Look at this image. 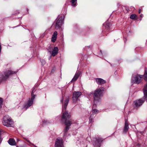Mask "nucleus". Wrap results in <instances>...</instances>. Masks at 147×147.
<instances>
[{
	"label": "nucleus",
	"mask_w": 147,
	"mask_h": 147,
	"mask_svg": "<svg viewBox=\"0 0 147 147\" xmlns=\"http://www.w3.org/2000/svg\"><path fill=\"white\" fill-rule=\"evenodd\" d=\"M98 111V110L96 109H93V113H96Z\"/></svg>",
	"instance_id": "obj_24"
},
{
	"label": "nucleus",
	"mask_w": 147,
	"mask_h": 147,
	"mask_svg": "<svg viewBox=\"0 0 147 147\" xmlns=\"http://www.w3.org/2000/svg\"><path fill=\"white\" fill-rule=\"evenodd\" d=\"M141 11V9H139L138 11V13H140Z\"/></svg>",
	"instance_id": "obj_28"
},
{
	"label": "nucleus",
	"mask_w": 147,
	"mask_h": 147,
	"mask_svg": "<svg viewBox=\"0 0 147 147\" xmlns=\"http://www.w3.org/2000/svg\"><path fill=\"white\" fill-rule=\"evenodd\" d=\"M51 57H50V58H49V59H51Z\"/></svg>",
	"instance_id": "obj_33"
},
{
	"label": "nucleus",
	"mask_w": 147,
	"mask_h": 147,
	"mask_svg": "<svg viewBox=\"0 0 147 147\" xmlns=\"http://www.w3.org/2000/svg\"><path fill=\"white\" fill-rule=\"evenodd\" d=\"M140 16L141 17H142V14Z\"/></svg>",
	"instance_id": "obj_31"
},
{
	"label": "nucleus",
	"mask_w": 147,
	"mask_h": 147,
	"mask_svg": "<svg viewBox=\"0 0 147 147\" xmlns=\"http://www.w3.org/2000/svg\"><path fill=\"white\" fill-rule=\"evenodd\" d=\"M2 123L4 126L7 127H12L13 124V120L8 115H6L3 117Z\"/></svg>",
	"instance_id": "obj_4"
},
{
	"label": "nucleus",
	"mask_w": 147,
	"mask_h": 147,
	"mask_svg": "<svg viewBox=\"0 0 147 147\" xmlns=\"http://www.w3.org/2000/svg\"><path fill=\"white\" fill-rule=\"evenodd\" d=\"M144 96L143 98L135 101L134 102L135 106L136 107H140L144 103L145 99L147 102V84L143 89Z\"/></svg>",
	"instance_id": "obj_2"
},
{
	"label": "nucleus",
	"mask_w": 147,
	"mask_h": 147,
	"mask_svg": "<svg viewBox=\"0 0 147 147\" xmlns=\"http://www.w3.org/2000/svg\"><path fill=\"white\" fill-rule=\"evenodd\" d=\"M61 102L63 103V100H61Z\"/></svg>",
	"instance_id": "obj_30"
},
{
	"label": "nucleus",
	"mask_w": 147,
	"mask_h": 147,
	"mask_svg": "<svg viewBox=\"0 0 147 147\" xmlns=\"http://www.w3.org/2000/svg\"><path fill=\"white\" fill-rule=\"evenodd\" d=\"M28 142L29 143H30V142L29 141H28Z\"/></svg>",
	"instance_id": "obj_32"
},
{
	"label": "nucleus",
	"mask_w": 147,
	"mask_h": 147,
	"mask_svg": "<svg viewBox=\"0 0 147 147\" xmlns=\"http://www.w3.org/2000/svg\"><path fill=\"white\" fill-rule=\"evenodd\" d=\"M64 18V16L63 15L61 16V18H59L58 19H56L57 22L56 23L55 28L56 30L59 29L61 27Z\"/></svg>",
	"instance_id": "obj_8"
},
{
	"label": "nucleus",
	"mask_w": 147,
	"mask_h": 147,
	"mask_svg": "<svg viewBox=\"0 0 147 147\" xmlns=\"http://www.w3.org/2000/svg\"><path fill=\"white\" fill-rule=\"evenodd\" d=\"M80 71H78L76 73L74 77L72 79L71 82L74 81H76L79 77L80 75Z\"/></svg>",
	"instance_id": "obj_17"
},
{
	"label": "nucleus",
	"mask_w": 147,
	"mask_h": 147,
	"mask_svg": "<svg viewBox=\"0 0 147 147\" xmlns=\"http://www.w3.org/2000/svg\"><path fill=\"white\" fill-rule=\"evenodd\" d=\"M107 29H108L109 28V26L107 25Z\"/></svg>",
	"instance_id": "obj_29"
},
{
	"label": "nucleus",
	"mask_w": 147,
	"mask_h": 147,
	"mask_svg": "<svg viewBox=\"0 0 147 147\" xmlns=\"http://www.w3.org/2000/svg\"><path fill=\"white\" fill-rule=\"evenodd\" d=\"M57 31H55L53 33L51 38V41L53 42H55L56 41L57 39Z\"/></svg>",
	"instance_id": "obj_15"
},
{
	"label": "nucleus",
	"mask_w": 147,
	"mask_h": 147,
	"mask_svg": "<svg viewBox=\"0 0 147 147\" xmlns=\"http://www.w3.org/2000/svg\"><path fill=\"white\" fill-rule=\"evenodd\" d=\"M96 81L98 85H102L104 84L106 82V81L100 78H95Z\"/></svg>",
	"instance_id": "obj_12"
},
{
	"label": "nucleus",
	"mask_w": 147,
	"mask_h": 147,
	"mask_svg": "<svg viewBox=\"0 0 147 147\" xmlns=\"http://www.w3.org/2000/svg\"><path fill=\"white\" fill-rule=\"evenodd\" d=\"M136 15L135 14H132L130 16V18L132 19H135L136 17Z\"/></svg>",
	"instance_id": "obj_19"
},
{
	"label": "nucleus",
	"mask_w": 147,
	"mask_h": 147,
	"mask_svg": "<svg viewBox=\"0 0 147 147\" xmlns=\"http://www.w3.org/2000/svg\"><path fill=\"white\" fill-rule=\"evenodd\" d=\"M92 119L90 118L89 119L90 123H91L92 122Z\"/></svg>",
	"instance_id": "obj_27"
},
{
	"label": "nucleus",
	"mask_w": 147,
	"mask_h": 147,
	"mask_svg": "<svg viewBox=\"0 0 147 147\" xmlns=\"http://www.w3.org/2000/svg\"><path fill=\"white\" fill-rule=\"evenodd\" d=\"M102 140H103L101 138H96L95 144H93L94 146L95 147H96L97 146L98 147H100V144Z\"/></svg>",
	"instance_id": "obj_11"
},
{
	"label": "nucleus",
	"mask_w": 147,
	"mask_h": 147,
	"mask_svg": "<svg viewBox=\"0 0 147 147\" xmlns=\"http://www.w3.org/2000/svg\"><path fill=\"white\" fill-rule=\"evenodd\" d=\"M69 98L68 97H67L65 99L64 102V105L63 106V108H62V111H63L64 110H65L66 108L67 107V105L68 104L69 101Z\"/></svg>",
	"instance_id": "obj_13"
},
{
	"label": "nucleus",
	"mask_w": 147,
	"mask_h": 147,
	"mask_svg": "<svg viewBox=\"0 0 147 147\" xmlns=\"http://www.w3.org/2000/svg\"><path fill=\"white\" fill-rule=\"evenodd\" d=\"M34 92V90L32 91V92L31 93V98L30 100L29 99V100L25 104L24 106V107H26V110L29 107L31 106L33 103V100L35 98V97L36 96L35 95H34L33 94V93Z\"/></svg>",
	"instance_id": "obj_6"
},
{
	"label": "nucleus",
	"mask_w": 147,
	"mask_h": 147,
	"mask_svg": "<svg viewBox=\"0 0 147 147\" xmlns=\"http://www.w3.org/2000/svg\"><path fill=\"white\" fill-rule=\"evenodd\" d=\"M3 102V100L1 98H0V108L2 107Z\"/></svg>",
	"instance_id": "obj_21"
},
{
	"label": "nucleus",
	"mask_w": 147,
	"mask_h": 147,
	"mask_svg": "<svg viewBox=\"0 0 147 147\" xmlns=\"http://www.w3.org/2000/svg\"><path fill=\"white\" fill-rule=\"evenodd\" d=\"M3 131L2 130H0V144L1 143L2 141V138L1 137V133Z\"/></svg>",
	"instance_id": "obj_23"
},
{
	"label": "nucleus",
	"mask_w": 147,
	"mask_h": 147,
	"mask_svg": "<svg viewBox=\"0 0 147 147\" xmlns=\"http://www.w3.org/2000/svg\"><path fill=\"white\" fill-rule=\"evenodd\" d=\"M8 143L10 145L14 146L16 145V142L12 138H11L8 140Z\"/></svg>",
	"instance_id": "obj_18"
},
{
	"label": "nucleus",
	"mask_w": 147,
	"mask_h": 147,
	"mask_svg": "<svg viewBox=\"0 0 147 147\" xmlns=\"http://www.w3.org/2000/svg\"><path fill=\"white\" fill-rule=\"evenodd\" d=\"M48 51L49 52H50V53H51V48H50L49 49H48Z\"/></svg>",
	"instance_id": "obj_26"
},
{
	"label": "nucleus",
	"mask_w": 147,
	"mask_h": 147,
	"mask_svg": "<svg viewBox=\"0 0 147 147\" xmlns=\"http://www.w3.org/2000/svg\"><path fill=\"white\" fill-rule=\"evenodd\" d=\"M129 128L127 120H125V126L123 129V132L126 133L128 131Z\"/></svg>",
	"instance_id": "obj_14"
},
{
	"label": "nucleus",
	"mask_w": 147,
	"mask_h": 147,
	"mask_svg": "<svg viewBox=\"0 0 147 147\" xmlns=\"http://www.w3.org/2000/svg\"><path fill=\"white\" fill-rule=\"evenodd\" d=\"M58 48L57 47H55L53 50L51 54V56L53 57L55 56L58 53Z\"/></svg>",
	"instance_id": "obj_16"
},
{
	"label": "nucleus",
	"mask_w": 147,
	"mask_h": 147,
	"mask_svg": "<svg viewBox=\"0 0 147 147\" xmlns=\"http://www.w3.org/2000/svg\"><path fill=\"white\" fill-rule=\"evenodd\" d=\"M77 1V0H72L71 1L72 4L74 6H76V4H74V3L75 2Z\"/></svg>",
	"instance_id": "obj_22"
},
{
	"label": "nucleus",
	"mask_w": 147,
	"mask_h": 147,
	"mask_svg": "<svg viewBox=\"0 0 147 147\" xmlns=\"http://www.w3.org/2000/svg\"><path fill=\"white\" fill-rule=\"evenodd\" d=\"M56 147H63V140L60 138L57 139L55 143Z\"/></svg>",
	"instance_id": "obj_10"
},
{
	"label": "nucleus",
	"mask_w": 147,
	"mask_h": 147,
	"mask_svg": "<svg viewBox=\"0 0 147 147\" xmlns=\"http://www.w3.org/2000/svg\"><path fill=\"white\" fill-rule=\"evenodd\" d=\"M143 77V76L140 75H137L131 78V81L132 83L133 84L136 83L139 84L142 81V78Z\"/></svg>",
	"instance_id": "obj_5"
},
{
	"label": "nucleus",
	"mask_w": 147,
	"mask_h": 147,
	"mask_svg": "<svg viewBox=\"0 0 147 147\" xmlns=\"http://www.w3.org/2000/svg\"><path fill=\"white\" fill-rule=\"evenodd\" d=\"M71 115L68 113L66 111L64 112L62 115L61 120L65 122L66 127L63 131L64 136L67 135V132L69 130L70 126L72 123V121L70 120H68L70 117Z\"/></svg>",
	"instance_id": "obj_1"
},
{
	"label": "nucleus",
	"mask_w": 147,
	"mask_h": 147,
	"mask_svg": "<svg viewBox=\"0 0 147 147\" xmlns=\"http://www.w3.org/2000/svg\"><path fill=\"white\" fill-rule=\"evenodd\" d=\"M144 80L146 81H147V71L146 70L144 74Z\"/></svg>",
	"instance_id": "obj_20"
},
{
	"label": "nucleus",
	"mask_w": 147,
	"mask_h": 147,
	"mask_svg": "<svg viewBox=\"0 0 147 147\" xmlns=\"http://www.w3.org/2000/svg\"><path fill=\"white\" fill-rule=\"evenodd\" d=\"M16 72L11 70H8L5 76H3L0 74V82L5 81L8 78L10 75L15 74Z\"/></svg>",
	"instance_id": "obj_7"
},
{
	"label": "nucleus",
	"mask_w": 147,
	"mask_h": 147,
	"mask_svg": "<svg viewBox=\"0 0 147 147\" xmlns=\"http://www.w3.org/2000/svg\"><path fill=\"white\" fill-rule=\"evenodd\" d=\"M41 62L42 63V65H44L45 63V61L44 60H41Z\"/></svg>",
	"instance_id": "obj_25"
},
{
	"label": "nucleus",
	"mask_w": 147,
	"mask_h": 147,
	"mask_svg": "<svg viewBox=\"0 0 147 147\" xmlns=\"http://www.w3.org/2000/svg\"><path fill=\"white\" fill-rule=\"evenodd\" d=\"M81 92L79 91H74L73 94V102H76L79 97L81 95Z\"/></svg>",
	"instance_id": "obj_9"
},
{
	"label": "nucleus",
	"mask_w": 147,
	"mask_h": 147,
	"mask_svg": "<svg viewBox=\"0 0 147 147\" xmlns=\"http://www.w3.org/2000/svg\"><path fill=\"white\" fill-rule=\"evenodd\" d=\"M94 106V105H93V106Z\"/></svg>",
	"instance_id": "obj_34"
},
{
	"label": "nucleus",
	"mask_w": 147,
	"mask_h": 147,
	"mask_svg": "<svg viewBox=\"0 0 147 147\" xmlns=\"http://www.w3.org/2000/svg\"><path fill=\"white\" fill-rule=\"evenodd\" d=\"M104 88L102 87L96 90L94 93L93 98L94 103H96L100 99V96H102V92L104 91Z\"/></svg>",
	"instance_id": "obj_3"
}]
</instances>
